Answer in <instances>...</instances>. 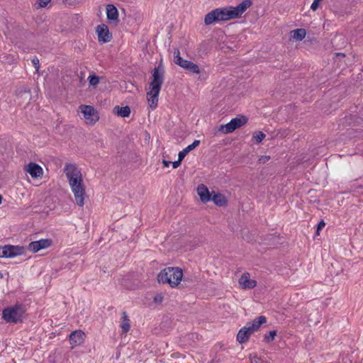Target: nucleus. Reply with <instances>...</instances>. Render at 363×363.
I'll return each mask as SVG.
<instances>
[{
  "label": "nucleus",
  "mask_w": 363,
  "mask_h": 363,
  "mask_svg": "<svg viewBox=\"0 0 363 363\" xmlns=\"http://www.w3.org/2000/svg\"><path fill=\"white\" fill-rule=\"evenodd\" d=\"M64 171L74 194L76 203L79 206H83L86 192L83 186L81 172L72 164H67Z\"/></svg>",
  "instance_id": "nucleus-1"
},
{
  "label": "nucleus",
  "mask_w": 363,
  "mask_h": 363,
  "mask_svg": "<svg viewBox=\"0 0 363 363\" xmlns=\"http://www.w3.org/2000/svg\"><path fill=\"white\" fill-rule=\"evenodd\" d=\"M164 69L161 65L154 68L152 81L150 83V91L147 93V99L150 106L155 109L158 103V96L164 82Z\"/></svg>",
  "instance_id": "nucleus-2"
},
{
  "label": "nucleus",
  "mask_w": 363,
  "mask_h": 363,
  "mask_svg": "<svg viewBox=\"0 0 363 363\" xmlns=\"http://www.w3.org/2000/svg\"><path fill=\"white\" fill-rule=\"evenodd\" d=\"M183 277V272L179 267H167L157 275L159 283L169 284L172 288L177 286Z\"/></svg>",
  "instance_id": "nucleus-3"
},
{
  "label": "nucleus",
  "mask_w": 363,
  "mask_h": 363,
  "mask_svg": "<svg viewBox=\"0 0 363 363\" xmlns=\"http://www.w3.org/2000/svg\"><path fill=\"white\" fill-rule=\"evenodd\" d=\"M26 307L23 304H15L3 309L2 318L7 323H22L26 315Z\"/></svg>",
  "instance_id": "nucleus-4"
},
{
  "label": "nucleus",
  "mask_w": 363,
  "mask_h": 363,
  "mask_svg": "<svg viewBox=\"0 0 363 363\" xmlns=\"http://www.w3.org/2000/svg\"><path fill=\"white\" fill-rule=\"evenodd\" d=\"M267 319L265 316L260 315L255 318L252 322H249L247 325L240 329L237 335V340L238 342L242 344L246 342L250 336L255 331L257 330L261 325L266 323Z\"/></svg>",
  "instance_id": "nucleus-5"
},
{
  "label": "nucleus",
  "mask_w": 363,
  "mask_h": 363,
  "mask_svg": "<svg viewBox=\"0 0 363 363\" xmlns=\"http://www.w3.org/2000/svg\"><path fill=\"white\" fill-rule=\"evenodd\" d=\"M247 122V118L244 116L233 118L225 125H222L219 129L220 131L225 134L231 133L237 128H240Z\"/></svg>",
  "instance_id": "nucleus-6"
},
{
  "label": "nucleus",
  "mask_w": 363,
  "mask_h": 363,
  "mask_svg": "<svg viewBox=\"0 0 363 363\" xmlns=\"http://www.w3.org/2000/svg\"><path fill=\"white\" fill-rule=\"evenodd\" d=\"M96 33L98 35V40L101 43H108L112 39V33L106 24L98 25L96 28Z\"/></svg>",
  "instance_id": "nucleus-7"
},
{
  "label": "nucleus",
  "mask_w": 363,
  "mask_h": 363,
  "mask_svg": "<svg viewBox=\"0 0 363 363\" xmlns=\"http://www.w3.org/2000/svg\"><path fill=\"white\" fill-rule=\"evenodd\" d=\"M24 252V248L18 245H5L2 247L1 257H13L17 255H22Z\"/></svg>",
  "instance_id": "nucleus-8"
},
{
  "label": "nucleus",
  "mask_w": 363,
  "mask_h": 363,
  "mask_svg": "<svg viewBox=\"0 0 363 363\" xmlns=\"http://www.w3.org/2000/svg\"><path fill=\"white\" fill-rule=\"evenodd\" d=\"M52 240L51 239H41L29 243L28 250L32 252H37L40 250L46 249L51 246Z\"/></svg>",
  "instance_id": "nucleus-9"
},
{
  "label": "nucleus",
  "mask_w": 363,
  "mask_h": 363,
  "mask_svg": "<svg viewBox=\"0 0 363 363\" xmlns=\"http://www.w3.org/2000/svg\"><path fill=\"white\" fill-rule=\"evenodd\" d=\"M106 16L110 23L115 26L118 23V11L114 5L108 4L106 6Z\"/></svg>",
  "instance_id": "nucleus-10"
},
{
  "label": "nucleus",
  "mask_w": 363,
  "mask_h": 363,
  "mask_svg": "<svg viewBox=\"0 0 363 363\" xmlns=\"http://www.w3.org/2000/svg\"><path fill=\"white\" fill-rule=\"evenodd\" d=\"M250 275L249 273L245 272L242 274L239 279V284L242 289H254L257 286V281L254 279H250Z\"/></svg>",
  "instance_id": "nucleus-11"
},
{
  "label": "nucleus",
  "mask_w": 363,
  "mask_h": 363,
  "mask_svg": "<svg viewBox=\"0 0 363 363\" xmlns=\"http://www.w3.org/2000/svg\"><path fill=\"white\" fill-rule=\"evenodd\" d=\"M25 170L28 172L33 178L40 177L43 173L42 167L35 162H30L27 164L25 167Z\"/></svg>",
  "instance_id": "nucleus-12"
},
{
  "label": "nucleus",
  "mask_w": 363,
  "mask_h": 363,
  "mask_svg": "<svg viewBox=\"0 0 363 363\" xmlns=\"http://www.w3.org/2000/svg\"><path fill=\"white\" fill-rule=\"evenodd\" d=\"M85 336V333L79 330L73 331L69 335V342L73 347L75 345H81L84 342V337Z\"/></svg>",
  "instance_id": "nucleus-13"
},
{
  "label": "nucleus",
  "mask_w": 363,
  "mask_h": 363,
  "mask_svg": "<svg viewBox=\"0 0 363 363\" xmlns=\"http://www.w3.org/2000/svg\"><path fill=\"white\" fill-rule=\"evenodd\" d=\"M197 193L200 196V200L203 203L211 201V194L207 186L203 184H199L197 187Z\"/></svg>",
  "instance_id": "nucleus-14"
},
{
  "label": "nucleus",
  "mask_w": 363,
  "mask_h": 363,
  "mask_svg": "<svg viewBox=\"0 0 363 363\" xmlns=\"http://www.w3.org/2000/svg\"><path fill=\"white\" fill-rule=\"evenodd\" d=\"M82 113L84 114V117L86 120H91V122L95 123L99 118L96 116V118H94L93 116L95 113V109L93 106L89 105H84L81 106Z\"/></svg>",
  "instance_id": "nucleus-15"
},
{
  "label": "nucleus",
  "mask_w": 363,
  "mask_h": 363,
  "mask_svg": "<svg viewBox=\"0 0 363 363\" xmlns=\"http://www.w3.org/2000/svg\"><path fill=\"white\" fill-rule=\"evenodd\" d=\"M213 196H211V201H212L216 206H225L228 203V201L225 196L220 192H212Z\"/></svg>",
  "instance_id": "nucleus-16"
},
{
  "label": "nucleus",
  "mask_w": 363,
  "mask_h": 363,
  "mask_svg": "<svg viewBox=\"0 0 363 363\" xmlns=\"http://www.w3.org/2000/svg\"><path fill=\"white\" fill-rule=\"evenodd\" d=\"M219 21V18L216 9L208 13L204 17V23L206 26H209Z\"/></svg>",
  "instance_id": "nucleus-17"
},
{
  "label": "nucleus",
  "mask_w": 363,
  "mask_h": 363,
  "mask_svg": "<svg viewBox=\"0 0 363 363\" xmlns=\"http://www.w3.org/2000/svg\"><path fill=\"white\" fill-rule=\"evenodd\" d=\"M182 68L193 74H199L201 72L200 68L196 64L187 60H186Z\"/></svg>",
  "instance_id": "nucleus-18"
},
{
  "label": "nucleus",
  "mask_w": 363,
  "mask_h": 363,
  "mask_svg": "<svg viewBox=\"0 0 363 363\" xmlns=\"http://www.w3.org/2000/svg\"><path fill=\"white\" fill-rule=\"evenodd\" d=\"M122 321L121 323V328L123 333H126L130 328V320L125 311H123L121 313Z\"/></svg>",
  "instance_id": "nucleus-19"
},
{
  "label": "nucleus",
  "mask_w": 363,
  "mask_h": 363,
  "mask_svg": "<svg viewBox=\"0 0 363 363\" xmlns=\"http://www.w3.org/2000/svg\"><path fill=\"white\" fill-rule=\"evenodd\" d=\"M220 21L230 20L228 7L216 9Z\"/></svg>",
  "instance_id": "nucleus-20"
},
{
  "label": "nucleus",
  "mask_w": 363,
  "mask_h": 363,
  "mask_svg": "<svg viewBox=\"0 0 363 363\" xmlns=\"http://www.w3.org/2000/svg\"><path fill=\"white\" fill-rule=\"evenodd\" d=\"M113 111L117 113L118 116L125 118L128 117L130 114V108L128 106L120 107L116 106L114 107Z\"/></svg>",
  "instance_id": "nucleus-21"
},
{
  "label": "nucleus",
  "mask_w": 363,
  "mask_h": 363,
  "mask_svg": "<svg viewBox=\"0 0 363 363\" xmlns=\"http://www.w3.org/2000/svg\"><path fill=\"white\" fill-rule=\"evenodd\" d=\"M199 144H200V140H195L191 145H188L184 150L180 151L178 155H180V157H182L183 159H184L186 155L189 152H191V150H194L197 146H199Z\"/></svg>",
  "instance_id": "nucleus-22"
},
{
  "label": "nucleus",
  "mask_w": 363,
  "mask_h": 363,
  "mask_svg": "<svg viewBox=\"0 0 363 363\" xmlns=\"http://www.w3.org/2000/svg\"><path fill=\"white\" fill-rule=\"evenodd\" d=\"M291 33H293L291 35V37L294 39H296V40H302L306 35V30L303 28H297L291 32Z\"/></svg>",
  "instance_id": "nucleus-23"
},
{
  "label": "nucleus",
  "mask_w": 363,
  "mask_h": 363,
  "mask_svg": "<svg viewBox=\"0 0 363 363\" xmlns=\"http://www.w3.org/2000/svg\"><path fill=\"white\" fill-rule=\"evenodd\" d=\"M174 62L176 65L182 67L186 60H184L182 57H180V52L179 49H175L174 51Z\"/></svg>",
  "instance_id": "nucleus-24"
},
{
  "label": "nucleus",
  "mask_w": 363,
  "mask_h": 363,
  "mask_svg": "<svg viewBox=\"0 0 363 363\" xmlns=\"http://www.w3.org/2000/svg\"><path fill=\"white\" fill-rule=\"evenodd\" d=\"M228 9L230 13L229 15L231 19L240 18L242 14L238 6L235 7L228 6Z\"/></svg>",
  "instance_id": "nucleus-25"
},
{
  "label": "nucleus",
  "mask_w": 363,
  "mask_h": 363,
  "mask_svg": "<svg viewBox=\"0 0 363 363\" xmlns=\"http://www.w3.org/2000/svg\"><path fill=\"white\" fill-rule=\"evenodd\" d=\"M252 5V1L251 0H244L243 1H242L241 3H240L238 5V7L239 8V9L242 12V13H243Z\"/></svg>",
  "instance_id": "nucleus-26"
},
{
  "label": "nucleus",
  "mask_w": 363,
  "mask_h": 363,
  "mask_svg": "<svg viewBox=\"0 0 363 363\" xmlns=\"http://www.w3.org/2000/svg\"><path fill=\"white\" fill-rule=\"evenodd\" d=\"M16 95L18 97H22L23 96L26 95L27 98H30V92L29 89H27L26 88H22L16 91Z\"/></svg>",
  "instance_id": "nucleus-27"
},
{
  "label": "nucleus",
  "mask_w": 363,
  "mask_h": 363,
  "mask_svg": "<svg viewBox=\"0 0 363 363\" xmlns=\"http://www.w3.org/2000/svg\"><path fill=\"white\" fill-rule=\"evenodd\" d=\"M91 86H96L99 83V77L96 74L90 75L88 78Z\"/></svg>",
  "instance_id": "nucleus-28"
},
{
  "label": "nucleus",
  "mask_w": 363,
  "mask_h": 363,
  "mask_svg": "<svg viewBox=\"0 0 363 363\" xmlns=\"http://www.w3.org/2000/svg\"><path fill=\"white\" fill-rule=\"evenodd\" d=\"M277 335V330L269 331V333L264 335V341L267 342H272L274 340L275 336Z\"/></svg>",
  "instance_id": "nucleus-29"
},
{
  "label": "nucleus",
  "mask_w": 363,
  "mask_h": 363,
  "mask_svg": "<svg viewBox=\"0 0 363 363\" xmlns=\"http://www.w3.org/2000/svg\"><path fill=\"white\" fill-rule=\"evenodd\" d=\"M251 363H269L267 361L262 360L260 357L257 355H253L250 357Z\"/></svg>",
  "instance_id": "nucleus-30"
},
{
  "label": "nucleus",
  "mask_w": 363,
  "mask_h": 363,
  "mask_svg": "<svg viewBox=\"0 0 363 363\" xmlns=\"http://www.w3.org/2000/svg\"><path fill=\"white\" fill-rule=\"evenodd\" d=\"M32 63L35 69V72H38L40 69V61L38 58L37 57H34L32 59Z\"/></svg>",
  "instance_id": "nucleus-31"
},
{
  "label": "nucleus",
  "mask_w": 363,
  "mask_h": 363,
  "mask_svg": "<svg viewBox=\"0 0 363 363\" xmlns=\"http://www.w3.org/2000/svg\"><path fill=\"white\" fill-rule=\"evenodd\" d=\"M265 136L266 135L264 133L259 131L256 135L254 136V138L257 143H261Z\"/></svg>",
  "instance_id": "nucleus-32"
},
{
  "label": "nucleus",
  "mask_w": 363,
  "mask_h": 363,
  "mask_svg": "<svg viewBox=\"0 0 363 363\" xmlns=\"http://www.w3.org/2000/svg\"><path fill=\"white\" fill-rule=\"evenodd\" d=\"M183 160L184 159L182 157H180V155H178V160L177 161H174L172 162H171V164H172L173 168L177 169V167H179Z\"/></svg>",
  "instance_id": "nucleus-33"
},
{
  "label": "nucleus",
  "mask_w": 363,
  "mask_h": 363,
  "mask_svg": "<svg viewBox=\"0 0 363 363\" xmlns=\"http://www.w3.org/2000/svg\"><path fill=\"white\" fill-rule=\"evenodd\" d=\"M325 223L324 222L323 220H321L318 224L317 225V230H316V235H319V232L320 230L323 228L325 227Z\"/></svg>",
  "instance_id": "nucleus-34"
},
{
  "label": "nucleus",
  "mask_w": 363,
  "mask_h": 363,
  "mask_svg": "<svg viewBox=\"0 0 363 363\" xmlns=\"http://www.w3.org/2000/svg\"><path fill=\"white\" fill-rule=\"evenodd\" d=\"M321 1L320 0H314L313 2L312 3L311 6V9L313 10V11H316L319 6V4H320V2Z\"/></svg>",
  "instance_id": "nucleus-35"
},
{
  "label": "nucleus",
  "mask_w": 363,
  "mask_h": 363,
  "mask_svg": "<svg viewBox=\"0 0 363 363\" xmlns=\"http://www.w3.org/2000/svg\"><path fill=\"white\" fill-rule=\"evenodd\" d=\"M51 0H38L39 7H46Z\"/></svg>",
  "instance_id": "nucleus-36"
},
{
  "label": "nucleus",
  "mask_w": 363,
  "mask_h": 363,
  "mask_svg": "<svg viewBox=\"0 0 363 363\" xmlns=\"http://www.w3.org/2000/svg\"><path fill=\"white\" fill-rule=\"evenodd\" d=\"M269 160H270V156H267V155L261 156L259 158V162L261 164H264L267 162H268Z\"/></svg>",
  "instance_id": "nucleus-37"
},
{
  "label": "nucleus",
  "mask_w": 363,
  "mask_h": 363,
  "mask_svg": "<svg viewBox=\"0 0 363 363\" xmlns=\"http://www.w3.org/2000/svg\"><path fill=\"white\" fill-rule=\"evenodd\" d=\"M163 300V297L161 295H157L154 298V302L155 303H161Z\"/></svg>",
  "instance_id": "nucleus-38"
},
{
  "label": "nucleus",
  "mask_w": 363,
  "mask_h": 363,
  "mask_svg": "<svg viewBox=\"0 0 363 363\" xmlns=\"http://www.w3.org/2000/svg\"><path fill=\"white\" fill-rule=\"evenodd\" d=\"M162 164L164 165V167H167L169 166V164H171V162L170 161H167L166 160H162Z\"/></svg>",
  "instance_id": "nucleus-39"
},
{
  "label": "nucleus",
  "mask_w": 363,
  "mask_h": 363,
  "mask_svg": "<svg viewBox=\"0 0 363 363\" xmlns=\"http://www.w3.org/2000/svg\"><path fill=\"white\" fill-rule=\"evenodd\" d=\"M336 55L340 57H345V54L343 53H336Z\"/></svg>",
  "instance_id": "nucleus-40"
},
{
  "label": "nucleus",
  "mask_w": 363,
  "mask_h": 363,
  "mask_svg": "<svg viewBox=\"0 0 363 363\" xmlns=\"http://www.w3.org/2000/svg\"><path fill=\"white\" fill-rule=\"evenodd\" d=\"M2 252V247H0V255H1ZM0 257H1V255H0Z\"/></svg>",
  "instance_id": "nucleus-41"
},
{
  "label": "nucleus",
  "mask_w": 363,
  "mask_h": 363,
  "mask_svg": "<svg viewBox=\"0 0 363 363\" xmlns=\"http://www.w3.org/2000/svg\"><path fill=\"white\" fill-rule=\"evenodd\" d=\"M1 201H2V196H1V195L0 194V204L1 203Z\"/></svg>",
  "instance_id": "nucleus-42"
}]
</instances>
